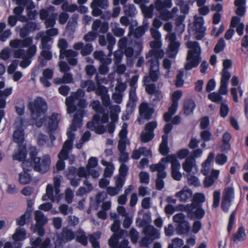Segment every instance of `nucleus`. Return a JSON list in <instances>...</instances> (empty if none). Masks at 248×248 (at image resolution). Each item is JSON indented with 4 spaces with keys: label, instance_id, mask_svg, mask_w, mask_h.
I'll return each mask as SVG.
<instances>
[{
    "label": "nucleus",
    "instance_id": "obj_35",
    "mask_svg": "<svg viewBox=\"0 0 248 248\" xmlns=\"http://www.w3.org/2000/svg\"><path fill=\"white\" fill-rule=\"evenodd\" d=\"M92 30L96 34L99 33H105L108 30V22H103L100 19H95L93 23Z\"/></svg>",
    "mask_w": 248,
    "mask_h": 248
},
{
    "label": "nucleus",
    "instance_id": "obj_56",
    "mask_svg": "<svg viewBox=\"0 0 248 248\" xmlns=\"http://www.w3.org/2000/svg\"><path fill=\"white\" fill-rule=\"evenodd\" d=\"M176 3L180 6L182 13L185 15L188 14L189 10L188 1L184 0H176Z\"/></svg>",
    "mask_w": 248,
    "mask_h": 248
},
{
    "label": "nucleus",
    "instance_id": "obj_60",
    "mask_svg": "<svg viewBox=\"0 0 248 248\" xmlns=\"http://www.w3.org/2000/svg\"><path fill=\"white\" fill-rule=\"evenodd\" d=\"M101 236V233L99 232H96L91 235L89 238V241L92 244L93 248H100V246L98 240Z\"/></svg>",
    "mask_w": 248,
    "mask_h": 248
},
{
    "label": "nucleus",
    "instance_id": "obj_6",
    "mask_svg": "<svg viewBox=\"0 0 248 248\" xmlns=\"http://www.w3.org/2000/svg\"><path fill=\"white\" fill-rule=\"evenodd\" d=\"M29 124H33L29 123L20 118H18L16 120V127L13 134V139L14 141L18 144V150L13 155L14 160L21 161L26 158V144H24L25 140L24 128Z\"/></svg>",
    "mask_w": 248,
    "mask_h": 248
},
{
    "label": "nucleus",
    "instance_id": "obj_48",
    "mask_svg": "<svg viewBox=\"0 0 248 248\" xmlns=\"http://www.w3.org/2000/svg\"><path fill=\"white\" fill-rule=\"evenodd\" d=\"M246 238L245 230L243 227H239L238 231L233 234V240L235 242L242 241Z\"/></svg>",
    "mask_w": 248,
    "mask_h": 248
},
{
    "label": "nucleus",
    "instance_id": "obj_40",
    "mask_svg": "<svg viewBox=\"0 0 248 248\" xmlns=\"http://www.w3.org/2000/svg\"><path fill=\"white\" fill-rule=\"evenodd\" d=\"M70 64L75 65L77 63L78 52L72 49H68L63 54Z\"/></svg>",
    "mask_w": 248,
    "mask_h": 248
},
{
    "label": "nucleus",
    "instance_id": "obj_23",
    "mask_svg": "<svg viewBox=\"0 0 248 248\" xmlns=\"http://www.w3.org/2000/svg\"><path fill=\"white\" fill-rule=\"evenodd\" d=\"M35 219L36 223L33 227L32 229L40 236H43L45 234L44 226L47 221V219L44 214L40 211H36L35 212Z\"/></svg>",
    "mask_w": 248,
    "mask_h": 248
},
{
    "label": "nucleus",
    "instance_id": "obj_30",
    "mask_svg": "<svg viewBox=\"0 0 248 248\" xmlns=\"http://www.w3.org/2000/svg\"><path fill=\"white\" fill-rule=\"evenodd\" d=\"M139 112L140 118H138V121L139 124H141L142 119L149 120L151 118L154 109L149 107L148 103H142L140 107Z\"/></svg>",
    "mask_w": 248,
    "mask_h": 248
},
{
    "label": "nucleus",
    "instance_id": "obj_36",
    "mask_svg": "<svg viewBox=\"0 0 248 248\" xmlns=\"http://www.w3.org/2000/svg\"><path fill=\"white\" fill-rule=\"evenodd\" d=\"M193 192L187 186L184 187L181 190L177 192L175 196L182 202H187L192 198Z\"/></svg>",
    "mask_w": 248,
    "mask_h": 248
},
{
    "label": "nucleus",
    "instance_id": "obj_53",
    "mask_svg": "<svg viewBox=\"0 0 248 248\" xmlns=\"http://www.w3.org/2000/svg\"><path fill=\"white\" fill-rule=\"evenodd\" d=\"M190 229L189 223L186 221L182 223L179 224L177 227L176 231L179 234H186Z\"/></svg>",
    "mask_w": 248,
    "mask_h": 248
},
{
    "label": "nucleus",
    "instance_id": "obj_62",
    "mask_svg": "<svg viewBox=\"0 0 248 248\" xmlns=\"http://www.w3.org/2000/svg\"><path fill=\"white\" fill-rule=\"evenodd\" d=\"M61 8L63 11L73 13L77 11L78 6L76 4H69L67 1H65L62 4Z\"/></svg>",
    "mask_w": 248,
    "mask_h": 248
},
{
    "label": "nucleus",
    "instance_id": "obj_31",
    "mask_svg": "<svg viewBox=\"0 0 248 248\" xmlns=\"http://www.w3.org/2000/svg\"><path fill=\"white\" fill-rule=\"evenodd\" d=\"M49 38L47 37L41 40L40 48L42 49L41 55L46 60H50L52 58V54L50 51L51 45L48 43Z\"/></svg>",
    "mask_w": 248,
    "mask_h": 248
},
{
    "label": "nucleus",
    "instance_id": "obj_63",
    "mask_svg": "<svg viewBox=\"0 0 248 248\" xmlns=\"http://www.w3.org/2000/svg\"><path fill=\"white\" fill-rule=\"evenodd\" d=\"M73 81L72 75L70 73H65L62 78H57L55 79V82L56 84L62 83H69Z\"/></svg>",
    "mask_w": 248,
    "mask_h": 248
},
{
    "label": "nucleus",
    "instance_id": "obj_9",
    "mask_svg": "<svg viewBox=\"0 0 248 248\" xmlns=\"http://www.w3.org/2000/svg\"><path fill=\"white\" fill-rule=\"evenodd\" d=\"M186 46L189 50L185 68L187 70H190L193 68L197 67L200 63L201 60V48L199 43L196 41H188L186 43Z\"/></svg>",
    "mask_w": 248,
    "mask_h": 248
},
{
    "label": "nucleus",
    "instance_id": "obj_21",
    "mask_svg": "<svg viewBox=\"0 0 248 248\" xmlns=\"http://www.w3.org/2000/svg\"><path fill=\"white\" fill-rule=\"evenodd\" d=\"M182 96V92L180 91H177L173 93L171 95L172 103L169 108L168 111L164 115V120L166 122H169L171 117L175 113L178 106V101Z\"/></svg>",
    "mask_w": 248,
    "mask_h": 248
},
{
    "label": "nucleus",
    "instance_id": "obj_22",
    "mask_svg": "<svg viewBox=\"0 0 248 248\" xmlns=\"http://www.w3.org/2000/svg\"><path fill=\"white\" fill-rule=\"evenodd\" d=\"M75 236L74 232L69 228H63L62 233L57 235L55 242V248H62L63 243L74 239Z\"/></svg>",
    "mask_w": 248,
    "mask_h": 248
},
{
    "label": "nucleus",
    "instance_id": "obj_58",
    "mask_svg": "<svg viewBox=\"0 0 248 248\" xmlns=\"http://www.w3.org/2000/svg\"><path fill=\"white\" fill-rule=\"evenodd\" d=\"M58 47L60 48V59H63L64 58L63 54L67 51L66 49L67 48L68 46L67 42L65 39H61L58 42Z\"/></svg>",
    "mask_w": 248,
    "mask_h": 248
},
{
    "label": "nucleus",
    "instance_id": "obj_51",
    "mask_svg": "<svg viewBox=\"0 0 248 248\" xmlns=\"http://www.w3.org/2000/svg\"><path fill=\"white\" fill-rule=\"evenodd\" d=\"M124 11L126 16L130 17L135 16L138 13L136 7L133 4L124 5Z\"/></svg>",
    "mask_w": 248,
    "mask_h": 248
},
{
    "label": "nucleus",
    "instance_id": "obj_19",
    "mask_svg": "<svg viewBox=\"0 0 248 248\" xmlns=\"http://www.w3.org/2000/svg\"><path fill=\"white\" fill-rule=\"evenodd\" d=\"M183 210L186 212L188 217L190 219H200L205 215V211L202 209V205L199 204H195L194 202L184 206Z\"/></svg>",
    "mask_w": 248,
    "mask_h": 248
},
{
    "label": "nucleus",
    "instance_id": "obj_57",
    "mask_svg": "<svg viewBox=\"0 0 248 248\" xmlns=\"http://www.w3.org/2000/svg\"><path fill=\"white\" fill-rule=\"evenodd\" d=\"M231 135L228 132H225L222 138V140L223 142V145L222 147V151L227 152L230 148V144L229 143L230 140L231 139Z\"/></svg>",
    "mask_w": 248,
    "mask_h": 248
},
{
    "label": "nucleus",
    "instance_id": "obj_55",
    "mask_svg": "<svg viewBox=\"0 0 248 248\" xmlns=\"http://www.w3.org/2000/svg\"><path fill=\"white\" fill-rule=\"evenodd\" d=\"M110 119L111 121L116 122L118 119V114L121 111V108L118 105H114L110 108Z\"/></svg>",
    "mask_w": 248,
    "mask_h": 248
},
{
    "label": "nucleus",
    "instance_id": "obj_11",
    "mask_svg": "<svg viewBox=\"0 0 248 248\" xmlns=\"http://www.w3.org/2000/svg\"><path fill=\"white\" fill-rule=\"evenodd\" d=\"M120 227V219L113 221L111 230L114 233L108 240L109 246L111 248H130L128 246L129 242L127 240L124 239L119 244H117L119 239L125 232V231H119Z\"/></svg>",
    "mask_w": 248,
    "mask_h": 248
},
{
    "label": "nucleus",
    "instance_id": "obj_54",
    "mask_svg": "<svg viewBox=\"0 0 248 248\" xmlns=\"http://www.w3.org/2000/svg\"><path fill=\"white\" fill-rule=\"evenodd\" d=\"M185 16H180L176 19V31L178 33H182L184 31L185 26L183 24Z\"/></svg>",
    "mask_w": 248,
    "mask_h": 248
},
{
    "label": "nucleus",
    "instance_id": "obj_49",
    "mask_svg": "<svg viewBox=\"0 0 248 248\" xmlns=\"http://www.w3.org/2000/svg\"><path fill=\"white\" fill-rule=\"evenodd\" d=\"M234 197V189L232 186H228L224 188L223 192L222 198L233 201Z\"/></svg>",
    "mask_w": 248,
    "mask_h": 248
},
{
    "label": "nucleus",
    "instance_id": "obj_18",
    "mask_svg": "<svg viewBox=\"0 0 248 248\" xmlns=\"http://www.w3.org/2000/svg\"><path fill=\"white\" fill-rule=\"evenodd\" d=\"M162 162L171 163V175L172 178L177 181H180L182 177V174L180 171L181 165L179 161L177 159L175 155H170L165 158L162 159Z\"/></svg>",
    "mask_w": 248,
    "mask_h": 248
},
{
    "label": "nucleus",
    "instance_id": "obj_7",
    "mask_svg": "<svg viewBox=\"0 0 248 248\" xmlns=\"http://www.w3.org/2000/svg\"><path fill=\"white\" fill-rule=\"evenodd\" d=\"M98 165V160L96 157H91L88 160L86 168L80 167L78 169L73 166L70 167L66 176L70 180L71 185L74 186H78L79 185L80 179L75 178L76 174L79 176H86L91 169H94Z\"/></svg>",
    "mask_w": 248,
    "mask_h": 248
},
{
    "label": "nucleus",
    "instance_id": "obj_24",
    "mask_svg": "<svg viewBox=\"0 0 248 248\" xmlns=\"http://www.w3.org/2000/svg\"><path fill=\"white\" fill-rule=\"evenodd\" d=\"M157 124L153 121L146 124L145 127V131L142 132L140 135L141 140L143 142H148L154 137V130L157 127Z\"/></svg>",
    "mask_w": 248,
    "mask_h": 248
},
{
    "label": "nucleus",
    "instance_id": "obj_16",
    "mask_svg": "<svg viewBox=\"0 0 248 248\" xmlns=\"http://www.w3.org/2000/svg\"><path fill=\"white\" fill-rule=\"evenodd\" d=\"M18 6L14 9V13L18 16V19L22 22H26L28 18L22 15L24 10V7L26 6V11L33 10L35 8V5L31 0H12Z\"/></svg>",
    "mask_w": 248,
    "mask_h": 248
},
{
    "label": "nucleus",
    "instance_id": "obj_10",
    "mask_svg": "<svg viewBox=\"0 0 248 248\" xmlns=\"http://www.w3.org/2000/svg\"><path fill=\"white\" fill-rule=\"evenodd\" d=\"M119 48L124 50V54L127 57H132L135 53L139 55L142 50V42L140 40L129 42L127 37L121 38L118 42Z\"/></svg>",
    "mask_w": 248,
    "mask_h": 248
},
{
    "label": "nucleus",
    "instance_id": "obj_28",
    "mask_svg": "<svg viewBox=\"0 0 248 248\" xmlns=\"http://www.w3.org/2000/svg\"><path fill=\"white\" fill-rule=\"evenodd\" d=\"M115 186H108L107 188V194L110 196L118 195L122 190L124 184V179L122 177H115Z\"/></svg>",
    "mask_w": 248,
    "mask_h": 248
},
{
    "label": "nucleus",
    "instance_id": "obj_13",
    "mask_svg": "<svg viewBox=\"0 0 248 248\" xmlns=\"http://www.w3.org/2000/svg\"><path fill=\"white\" fill-rule=\"evenodd\" d=\"M172 28V25L170 22H167L164 25V29L168 32L166 36V39L169 41V45L167 53L168 56L170 58H174L176 56L180 45V43L176 41L175 33L171 32Z\"/></svg>",
    "mask_w": 248,
    "mask_h": 248
},
{
    "label": "nucleus",
    "instance_id": "obj_59",
    "mask_svg": "<svg viewBox=\"0 0 248 248\" xmlns=\"http://www.w3.org/2000/svg\"><path fill=\"white\" fill-rule=\"evenodd\" d=\"M76 240L84 246L87 244V238L84 232L82 230H78L76 232Z\"/></svg>",
    "mask_w": 248,
    "mask_h": 248
},
{
    "label": "nucleus",
    "instance_id": "obj_12",
    "mask_svg": "<svg viewBox=\"0 0 248 248\" xmlns=\"http://www.w3.org/2000/svg\"><path fill=\"white\" fill-rule=\"evenodd\" d=\"M67 135L68 139L64 143L62 148L58 155L59 159L56 165L58 171L62 170L65 168L64 160L67 159L68 155L72 148L75 134L71 130H67Z\"/></svg>",
    "mask_w": 248,
    "mask_h": 248
},
{
    "label": "nucleus",
    "instance_id": "obj_47",
    "mask_svg": "<svg viewBox=\"0 0 248 248\" xmlns=\"http://www.w3.org/2000/svg\"><path fill=\"white\" fill-rule=\"evenodd\" d=\"M85 187H80L77 192L78 196H82L87 193L90 192L93 189L92 185L88 180H85L84 181Z\"/></svg>",
    "mask_w": 248,
    "mask_h": 248
},
{
    "label": "nucleus",
    "instance_id": "obj_50",
    "mask_svg": "<svg viewBox=\"0 0 248 248\" xmlns=\"http://www.w3.org/2000/svg\"><path fill=\"white\" fill-rule=\"evenodd\" d=\"M168 136L167 135H163L162 137V142L160 144L159 151L160 153L165 155L169 152V148L168 146Z\"/></svg>",
    "mask_w": 248,
    "mask_h": 248
},
{
    "label": "nucleus",
    "instance_id": "obj_45",
    "mask_svg": "<svg viewBox=\"0 0 248 248\" xmlns=\"http://www.w3.org/2000/svg\"><path fill=\"white\" fill-rule=\"evenodd\" d=\"M26 231L24 228L18 227L13 235V239L14 241H22L26 238Z\"/></svg>",
    "mask_w": 248,
    "mask_h": 248
},
{
    "label": "nucleus",
    "instance_id": "obj_44",
    "mask_svg": "<svg viewBox=\"0 0 248 248\" xmlns=\"http://www.w3.org/2000/svg\"><path fill=\"white\" fill-rule=\"evenodd\" d=\"M110 27L111 31L115 36L120 37L124 35L125 30L120 28L118 23H111Z\"/></svg>",
    "mask_w": 248,
    "mask_h": 248
},
{
    "label": "nucleus",
    "instance_id": "obj_61",
    "mask_svg": "<svg viewBox=\"0 0 248 248\" xmlns=\"http://www.w3.org/2000/svg\"><path fill=\"white\" fill-rule=\"evenodd\" d=\"M193 173L186 174L187 182L189 185L198 187L200 186L201 182L199 179Z\"/></svg>",
    "mask_w": 248,
    "mask_h": 248
},
{
    "label": "nucleus",
    "instance_id": "obj_42",
    "mask_svg": "<svg viewBox=\"0 0 248 248\" xmlns=\"http://www.w3.org/2000/svg\"><path fill=\"white\" fill-rule=\"evenodd\" d=\"M246 0H235L234 4L237 7L235 13L239 16H243L246 12Z\"/></svg>",
    "mask_w": 248,
    "mask_h": 248
},
{
    "label": "nucleus",
    "instance_id": "obj_39",
    "mask_svg": "<svg viewBox=\"0 0 248 248\" xmlns=\"http://www.w3.org/2000/svg\"><path fill=\"white\" fill-rule=\"evenodd\" d=\"M220 171L217 170H212L211 175H206L204 181L205 187H208L213 185L215 180L218 178Z\"/></svg>",
    "mask_w": 248,
    "mask_h": 248
},
{
    "label": "nucleus",
    "instance_id": "obj_8",
    "mask_svg": "<svg viewBox=\"0 0 248 248\" xmlns=\"http://www.w3.org/2000/svg\"><path fill=\"white\" fill-rule=\"evenodd\" d=\"M38 151L36 147H31L29 149V155L31 164L33 166L35 171L45 173L49 169L51 164L50 157L49 155H46L42 158L37 157Z\"/></svg>",
    "mask_w": 248,
    "mask_h": 248
},
{
    "label": "nucleus",
    "instance_id": "obj_64",
    "mask_svg": "<svg viewBox=\"0 0 248 248\" xmlns=\"http://www.w3.org/2000/svg\"><path fill=\"white\" fill-rule=\"evenodd\" d=\"M157 11L159 13V17L162 20L167 21L172 18V16L171 15V14H170V12L165 9V8Z\"/></svg>",
    "mask_w": 248,
    "mask_h": 248
},
{
    "label": "nucleus",
    "instance_id": "obj_46",
    "mask_svg": "<svg viewBox=\"0 0 248 248\" xmlns=\"http://www.w3.org/2000/svg\"><path fill=\"white\" fill-rule=\"evenodd\" d=\"M195 108L194 102L190 99L185 100L184 104V112L186 115L192 114Z\"/></svg>",
    "mask_w": 248,
    "mask_h": 248
},
{
    "label": "nucleus",
    "instance_id": "obj_33",
    "mask_svg": "<svg viewBox=\"0 0 248 248\" xmlns=\"http://www.w3.org/2000/svg\"><path fill=\"white\" fill-rule=\"evenodd\" d=\"M30 243L31 246L26 248H50L51 246L50 240L49 238H47L42 242L40 237L35 239L31 237L30 239Z\"/></svg>",
    "mask_w": 248,
    "mask_h": 248
},
{
    "label": "nucleus",
    "instance_id": "obj_27",
    "mask_svg": "<svg viewBox=\"0 0 248 248\" xmlns=\"http://www.w3.org/2000/svg\"><path fill=\"white\" fill-rule=\"evenodd\" d=\"M107 39L108 43V45L107 46V49L109 50V53L108 56H105L104 55L100 62L102 64L108 65L112 62L110 57L112 55L113 46L116 43V39L110 33H107Z\"/></svg>",
    "mask_w": 248,
    "mask_h": 248
},
{
    "label": "nucleus",
    "instance_id": "obj_32",
    "mask_svg": "<svg viewBox=\"0 0 248 248\" xmlns=\"http://www.w3.org/2000/svg\"><path fill=\"white\" fill-rule=\"evenodd\" d=\"M166 162L161 161L156 164L152 165L150 166V169L152 171H157V179H163L167 176V173L165 169L167 165L165 164Z\"/></svg>",
    "mask_w": 248,
    "mask_h": 248
},
{
    "label": "nucleus",
    "instance_id": "obj_37",
    "mask_svg": "<svg viewBox=\"0 0 248 248\" xmlns=\"http://www.w3.org/2000/svg\"><path fill=\"white\" fill-rule=\"evenodd\" d=\"M143 232L144 234L149 237L151 240L158 239L160 237L159 231L151 225L144 227Z\"/></svg>",
    "mask_w": 248,
    "mask_h": 248
},
{
    "label": "nucleus",
    "instance_id": "obj_14",
    "mask_svg": "<svg viewBox=\"0 0 248 248\" xmlns=\"http://www.w3.org/2000/svg\"><path fill=\"white\" fill-rule=\"evenodd\" d=\"M128 125L126 123H124L122 126L121 130L119 132V137L120 140L118 143V150L120 152L119 161L123 163L126 162L128 159V154L125 152L127 144H129V140L127 138Z\"/></svg>",
    "mask_w": 248,
    "mask_h": 248
},
{
    "label": "nucleus",
    "instance_id": "obj_38",
    "mask_svg": "<svg viewBox=\"0 0 248 248\" xmlns=\"http://www.w3.org/2000/svg\"><path fill=\"white\" fill-rule=\"evenodd\" d=\"M136 90L134 88L130 89L129 94V101L127 104V111L132 112L134 109L137 100V96L136 93Z\"/></svg>",
    "mask_w": 248,
    "mask_h": 248
},
{
    "label": "nucleus",
    "instance_id": "obj_25",
    "mask_svg": "<svg viewBox=\"0 0 248 248\" xmlns=\"http://www.w3.org/2000/svg\"><path fill=\"white\" fill-rule=\"evenodd\" d=\"M109 5L108 0H93L91 3L93 16L97 17L102 14V9H107Z\"/></svg>",
    "mask_w": 248,
    "mask_h": 248
},
{
    "label": "nucleus",
    "instance_id": "obj_20",
    "mask_svg": "<svg viewBox=\"0 0 248 248\" xmlns=\"http://www.w3.org/2000/svg\"><path fill=\"white\" fill-rule=\"evenodd\" d=\"M161 39H154V41L151 42L150 46L152 49L146 56V58L149 60L153 59L158 60L163 58L164 52L161 49Z\"/></svg>",
    "mask_w": 248,
    "mask_h": 248
},
{
    "label": "nucleus",
    "instance_id": "obj_43",
    "mask_svg": "<svg viewBox=\"0 0 248 248\" xmlns=\"http://www.w3.org/2000/svg\"><path fill=\"white\" fill-rule=\"evenodd\" d=\"M101 164L103 166H106L104 171V177H110L112 175L115 169L113 164L111 162H108L104 159L101 160Z\"/></svg>",
    "mask_w": 248,
    "mask_h": 248
},
{
    "label": "nucleus",
    "instance_id": "obj_3",
    "mask_svg": "<svg viewBox=\"0 0 248 248\" xmlns=\"http://www.w3.org/2000/svg\"><path fill=\"white\" fill-rule=\"evenodd\" d=\"M84 91L80 89L78 90L77 92L73 93L65 100V104L68 113H73L78 108L80 109L75 114L71 126L67 130H71L73 133L77 130L78 128L81 126L82 124V117L84 113L83 109L87 106L86 100L81 99L84 96Z\"/></svg>",
    "mask_w": 248,
    "mask_h": 248
},
{
    "label": "nucleus",
    "instance_id": "obj_4",
    "mask_svg": "<svg viewBox=\"0 0 248 248\" xmlns=\"http://www.w3.org/2000/svg\"><path fill=\"white\" fill-rule=\"evenodd\" d=\"M55 8L53 6H50L45 9H42L39 12L40 18L42 20H45V24L46 28H51L45 31L39 32L36 36V39H41L43 40L44 38L48 37V43L50 42L52 37L56 36L59 33L58 29L53 28L56 24V19L57 14L55 12Z\"/></svg>",
    "mask_w": 248,
    "mask_h": 248
},
{
    "label": "nucleus",
    "instance_id": "obj_29",
    "mask_svg": "<svg viewBox=\"0 0 248 248\" xmlns=\"http://www.w3.org/2000/svg\"><path fill=\"white\" fill-rule=\"evenodd\" d=\"M182 166L184 170L187 174H196L198 173L199 170L195 159L191 156L187 158Z\"/></svg>",
    "mask_w": 248,
    "mask_h": 248
},
{
    "label": "nucleus",
    "instance_id": "obj_15",
    "mask_svg": "<svg viewBox=\"0 0 248 248\" xmlns=\"http://www.w3.org/2000/svg\"><path fill=\"white\" fill-rule=\"evenodd\" d=\"M62 176H57L54 177V187L50 184H48L46 188V194L42 197L43 201L47 200H50L52 202H59L61 199V194H60V186Z\"/></svg>",
    "mask_w": 248,
    "mask_h": 248
},
{
    "label": "nucleus",
    "instance_id": "obj_41",
    "mask_svg": "<svg viewBox=\"0 0 248 248\" xmlns=\"http://www.w3.org/2000/svg\"><path fill=\"white\" fill-rule=\"evenodd\" d=\"M214 157V153L213 152H210L208 155L207 159L202 164L201 171L203 175L206 176L209 174L210 171V165Z\"/></svg>",
    "mask_w": 248,
    "mask_h": 248
},
{
    "label": "nucleus",
    "instance_id": "obj_17",
    "mask_svg": "<svg viewBox=\"0 0 248 248\" xmlns=\"http://www.w3.org/2000/svg\"><path fill=\"white\" fill-rule=\"evenodd\" d=\"M147 64L150 67L149 76L144 77L143 82L145 84L149 83L150 81L155 82L157 80L159 75V63L157 59H150Z\"/></svg>",
    "mask_w": 248,
    "mask_h": 248
},
{
    "label": "nucleus",
    "instance_id": "obj_26",
    "mask_svg": "<svg viewBox=\"0 0 248 248\" xmlns=\"http://www.w3.org/2000/svg\"><path fill=\"white\" fill-rule=\"evenodd\" d=\"M203 17L198 16H194V28L197 39H201L205 35L206 28L203 26Z\"/></svg>",
    "mask_w": 248,
    "mask_h": 248
},
{
    "label": "nucleus",
    "instance_id": "obj_5",
    "mask_svg": "<svg viewBox=\"0 0 248 248\" xmlns=\"http://www.w3.org/2000/svg\"><path fill=\"white\" fill-rule=\"evenodd\" d=\"M90 106L97 113L93 116L92 121L87 124V127L97 134H103L106 131L104 124L109 120L108 113L105 112V108L98 100L93 101Z\"/></svg>",
    "mask_w": 248,
    "mask_h": 248
},
{
    "label": "nucleus",
    "instance_id": "obj_2",
    "mask_svg": "<svg viewBox=\"0 0 248 248\" xmlns=\"http://www.w3.org/2000/svg\"><path fill=\"white\" fill-rule=\"evenodd\" d=\"M9 45L12 48L16 49L13 52L14 57L22 59L20 66L23 68L27 67L31 63L32 58L37 52V46L33 44L32 37L14 39L10 42Z\"/></svg>",
    "mask_w": 248,
    "mask_h": 248
},
{
    "label": "nucleus",
    "instance_id": "obj_34",
    "mask_svg": "<svg viewBox=\"0 0 248 248\" xmlns=\"http://www.w3.org/2000/svg\"><path fill=\"white\" fill-rule=\"evenodd\" d=\"M22 163V167L24 171L20 172L19 174V182L22 185H26L30 183L31 176L30 174L27 172L25 171L26 170H28L29 169L27 168V165L30 163L27 160H23Z\"/></svg>",
    "mask_w": 248,
    "mask_h": 248
},
{
    "label": "nucleus",
    "instance_id": "obj_1",
    "mask_svg": "<svg viewBox=\"0 0 248 248\" xmlns=\"http://www.w3.org/2000/svg\"><path fill=\"white\" fill-rule=\"evenodd\" d=\"M29 108L32 119L35 121V125L38 127L44 125L47 129L51 140V142L47 143V146L49 147H53V142L56 140L53 132L58 127L61 119V115L57 113H53L50 116L44 117L37 121L47 110V103L41 97H37L33 101L30 102L29 103Z\"/></svg>",
    "mask_w": 248,
    "mask_h": 248
},
{
    "label": "nucleus",
    "instance_id": "obj_52",
    "mask_svg": "<svg viewBox=\"0 0 248 248\" xmlns=\"http://www.w3.org/2000/svg\"><path fill=\"white\" fill-rule=\"evenodd\" d=\"M80 86L82 88H87V92H91L96 90V86L94 82L91 80H81Z\"/></svg>",
    "mask_w": 248,
    "mask_h": 248
}]
</instances>
